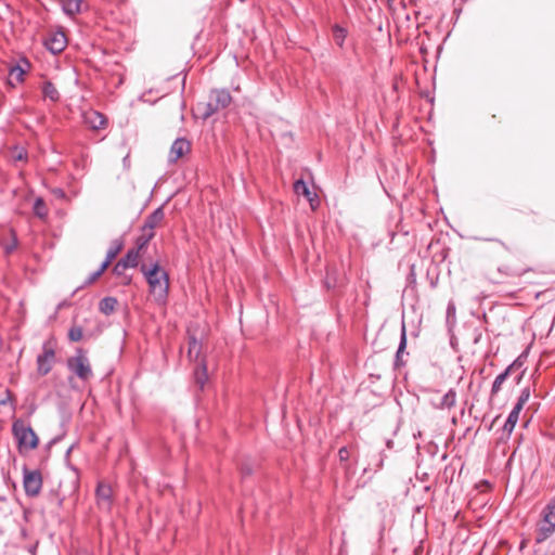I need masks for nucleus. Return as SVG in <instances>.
Wrapping results in <instances>:
<instances>
[{
	"instance_id": "obj_10",
	"label": "nucleus",
	"mask_w": 555,
	"mask_h": 555,
	"mask_svg": "<svg viewBox=\"0 0 555 555\" xmlns=\"http://www.w3.org/2000/svg\"><path fill=\"white\" fill-rule=\"evenodd\" d=\"M96 503L99 508L109 512L113 505V489L105 482H99L95 489Z\"/></svg>"
},
{
	"instance_id": "obj_21",
	"label": "nucleus",
	"mask_w": 555,
	"mask_h": 555,
	"mask_svg": "<svg viewBox=\"0 0 555 555\" xmlns=\"http://www.w3.org/2000/svg\"><path fill=\"white\" fill-rule=\"evenodd\" d=\"M117 304L118 301L115 297H105L100 301L99 310L103 314L109 315L115 311Z\"/></svg>"
},
{
	"instance_id": "obj_2",
	"label": "nucleus",
	"mask_w": 555,
	"mask_h": 555,
	"mask_svg": "<svg viewBox=\"0 0 555 555\" xmlns=\"http://www.w3.org/2000/svg\"><path fill=\"white\" fill-rule=\"evenodd\" d=\"M540 516L535 526L537 543H543L555 533V498L544 506Z\"/></svg>"
},
{
	"instance_id": "obj_18",
	"label": "nucleus",
	"mask_w": 555,
	"mask_h": 555,
	"mask_svg": "<svg viewBox=\"0 0 555 555\" xmlns=\"http://www.w3.org/2000/svg\"><path fill=\"white\" fill-rule=\"evenodd\" d=\"M86 121L90 125L92 129H103L106 126V118L104 115L92 112L86 117Z\"/></svg>"
},
{
	"instance_id": "obj_32",
	"label": "nucleus",
	"mask_w": 555,
	"mask_h": 555,
	"mask_svg": "<svg viewBox=\"0 0 555 555\" xmlns=\"http://www.w3.org/2000/svg\"><path fill=\"white\" fill-rule=\"evenodd\" d=\"M206 378V366L204 364H201V366L195 371V382H205Z\"/></svg>"
},
{
	"instance_id": "obj_31",
	"label": "nucleus",
	"mask_w": 555,
	"mask_h": 555,
	"mask_svg": "<svg viewBox=\"0 0 555 555\" xmlns=\"http://www.w3.org/2000/svg\"><path fill=\"white\" fill-rule=\"evenodd\" d=\"M529 398H530V390H529V388H525L521 391L520 396L518 397V400H517L516 404L514 405V408H518V410L521 411L524 405L529 400Z\"/></svg>"
},
{
	"instance_id": "obj_17",
	"label": "nucleus",
	"mask_w": 555,
	"mask_h": 555,
	"mask_svg": "<svg viewBox=\"0 0 555 555\" xmlns=\"http://www.w3.org/2000/svg\"><path fill=\"white\" fill-rule=\"evenodd\" d=\"M25 74L26 69L22 67L20 64H16L10 68L8 82L14 87L17 83L24 81Z\"/></svg>"
},
{
	"instance_id": "obj_23",
	"label": "nucleus",
	"mask_w": 555,
	"mask_h": 555,
	"mask_svg": "<svg viewBox=\"0 0 555 555\" xmlns=\"http://www.w3.org/2000/svg\"><path fill=\"white\" fill-rule=\"evenodd\" d=\"M42 94L44 99H48L51 102H57L60 100V93L51 81H44L42 86Z\"/></svg>"
},
{
	"instance_id": "obj_13",
	"label": "nucleus",
	"mask_w": 555,
	"mask_h": 555,
	"mask_svg": "<svg viewBox=\"0 0 555 555\" xmlns=\"http://www.w3.org/2000/svg\"><path fill=\"white\" fill-rule=\"evenodd\" d=\"M191 151V143L184 138H178L170 147L169 160L177 162Z\"/></svg>"
},
{
	"instance_id": "obj_1",
	"label": "nucleus",
	"mask_w": 555,
	"mask_h": 555,
	"mask_svg": "<svg viewBox=\"0 0 555 555\" xmlns=\"http://www.w3.org/2000/svg\"><path fill=\"white\" fill-rule=\"evenodd\" d=\"M140 271L149 284V291L154 300L158 305H164L167 301L169 293L168 273L160 268L159 262H155L151 267L142 263Z\"/></svg>"
},
{
	"instance_id": "obj_11",
	"label": "nucleus",
	"mask_w": 555,
	"mask_h": 555,
	"mask_svg": "<svg viewBox=\"0 0 555 555\" xmlns=\"http://www.w3.org/2000/svg\"><path fill=\"white\" fill-rule=\"evenodd\" d=\"M526 270L511 264H501L495 272H491L489 279L494 283H501L506 278L520 276Z\"/></svg>"
},
{
	"instance_id": "obj_41",
	"label": "nucleus",
	"mask_w": 555,
	"mask_h": 555,
	"mask_svg": "<svg viewBox=\"0 0 555 555\" xmlns=\"http://www.w3.org/2000/svg\"><path fill=\"white\" fill-rule=\"evenodd\" d=\"M501 385L502 384H492V393H496L500 390Z\"/></svg>"
},
{
	"instance_id": "obj_34",
	"label": "nucleus",
	"mask_w": 555,
	"mask_h": 555,
	"mask_svg": "<svg viewBox=\"0 0 555 555\" xmlns=\"http://www.w3.org/2000/svg\"><path fill=\"white\" fill-rule=\"evenodd\" d=\"M127 269L125 263L119 259L118 262L114 266L113 272L116 275H121L124 271Z\"/></svg>"
},
{
	"instance_id": "obj_20",
	"label": "nucleus",
	"mask_w": 555,
	"mask_h": 555,
	"mask_svg": "<svg viewBox=\"0 0 555 555\" xmlns=\"http://www.w3.org/2000/svg\"><path fill=\"white\" fill-rule=\"evenodd\" d=\"M405 347H406L405 327H404V325H402L400 344H399V347H398V350H397V353H396L395 365H396L397 369L404 364L403 357H404Z\"/></svg>"
},
{
	"instance_id": "obj_42",
	"label": "nucleus",
	"mask_w": 555,
	"mask_h": 555,
	"mask_svg": "<svg viewBox=\"0 0 555 555\" xmlns=\"http://www.w3.org/2000/svg\"><path fill=\"white\" fill-rule=\"evenodd\" d=\"M383 466V460L380 459L375 467V470L379 469Z\"/></svg>"
},
{
	"instance_id": "obj_43",
	"label": "nucleus",
	"mask_w": 555,
	"mask_h": 555,
	"mask_svg": "<svg viewBox=\"0 0 555 555\" xmlns=\"http://www.w3.org/2000/svg\"><path fill=\"white\" fill-rule=\"evenodd\" d=\"M7 501V496L4 494H0V502H5Z\"/></svg>"
},
{
	"instance_id": "obj_26",
	"label": "nucleus",
	"mask_w": 555,
	"mask_h": 555,
	"mask_svg": "<svg viewBox=\"0 0 555 555\" xmlns=\"http://www.w3.org/2000/svg\"><path fill=\"white\" fill-rule=\"evenodd\" d=\"M18 245V240L14 230L10 231V238L2 242L3 250L7 255L13 253Z\"/></svg>"
},
{
	"instance_id": "obj_38",
	"label": "nucleus",
	"mask_w": 555,
	"mask_h": 555,
	"mask_svg": "<svg viewBox=\"0 0 555 555\" xmlns=\"http://www.w3.org/2000/svg\"><path fill=\"white\" fill-rule=\"evenodd\" d=\"M112 262L108 261V260H104L101 264V267L98 269L99 271H101V273L103 274L104 271L108 268V266L111 264Z\"/></svg>"
},
{
	"instance_id": "obj_16",
	"label": "nucleus",
	"mask_w": 555,
	"mask_h": 555,
	"mask_svg": "<svg viewBox=\"0 0 555 555\" xmlns=\"http://www.w3.org/2000/svg\"><path fill=\"white\" fill-rule=\"evenodd\" d=\"M521 411L518 410V408H513V410L509 412L507 420L505 421L503 425V431L506 434V438H509L511 434L513 433Z\"/></svg>"
},
{
	"instance_id": "obj_29",
	"label": "nucleus",
	"mask_w": 555,
	"mask_h": 555,
	"mask_svg": "<svg viewBox=\"0 0 555 555\" xmlns=\"http://www.w3.org/2000/svg\"><path fill=\"white\" fill-rule=\"evenodd\" d=\"M83 337V328L79 325H73L68 331V339L70 341H79Z\"/></svg>"
},
{
	"instance_id": "obj_9",
	"label": "nucleus",
	"mask_w": 555,
	"mask_h": 555,
	"mask_svg": "<svg viewBox=\"0 0 555 555\" xmlns=\"http://www.w3.org/2000/svg\"><path fill=\"white\" fill-rule=\"evenodd\" d=\"M429 402L435 409H451L456 402V393L453 389L447 392L435 391L430 395Z\"/></svg>"
},
{
	"instance_id": "obj_14",
	"label": "nucleus",
	"mask_w": 555,
	"mask_h": 555,
	"mask_svg": "<svg viewBox=\"0 0 555 555\" xmlns=\"http://www.w3.org/2000/svg\"><path fill=\"white\" fill-rule=\"evenodd\" d=\"M164 218V208L160 206L146 217L142 227V232H154V229L160 224Z\"/></svg>"
},
{
	"instance_id": "obj_40",
	"label": "nucleus",
	"mask_w": 555,
	"mask_h": 555,
	"mask_svg": "<svg viewBox=\"0 0 555 555\" xmlns=\"http://www.w3.org/2000/svg\"><path fill=\"white\" fill-rule=\"evenodd\" d=\"M53 193L56 195V196H60V197H63L65 195L64 191L61 190V189H55L53 191Z\"/></svg>"
},
{
	"instance_id": "obj_28",
	"label": "nucleus",
	"mask_w": 555,
	"mask_h": 555,
	"mask_svg": "<svg viewBox=\"0 0 555 555\" xmlns=\"http://www.w3.org/2000/svg\"><path fill=\"white\" fill-rule=\"evenodd\" d=\"M333 36H334L335 42L339 47H343L344 41H345V39L347 37V30L345 28H343L341 26H339V25H335L333 27Z\"/></svg>"
},
{
	"instance_id": "obj_33",
	"label": "nucleus",
	"mask_w": 555,
	"mask_h": 555,
	"mask_svg": "<svg viewBox=\"0 0 555 555\" xmlns=\"http://www.w3.org/2000/svg\"><path fill=\"white\" fill-rule=\"evenodd\" d=\"M12 157L15 162L26 160L27 153L23 149H15Z\"/></svg>"
},
{
	"instance_id": "obj_15",
	"label": "nucleus",
	"mask_w": 555,
	"mask_h": 555,
	"mask_svg": "<svg viewBox=\"0 0 555 555\" xmlns=\"http://www.w3.org/2000/svg\"><path fill=\"white\" fill-rule=\"evenodd\" d=\"M202 352V343L193 335L188 339V357L191 361H197Z\"/></svg>"
},
{
	"instance_id": "obj_6",
	"label": "nucleus",
	"mask_w": 555,
	"mask_h": 555,
	"mask_svg": "<svg viewBox=\"0 0 555 555\" xmlns=\"http://www.w3.org/2000/svg\"><path fill=\"white\" fill-rule=\"evenodd\" d=\"M56 361L55 341L54 339L46 340L42 345L41 352L37 356V372L40 376H44L51 372Z\"/></svg>"
},
{
	"instance_id": "obj_35",
	"label": "nucleus",
	"mask_w": 555,
	"mask_h": 555,
	"mask_svg": "<svg viewBox=\"0 0 555 555\" xmlns=\"http://www.w3.org/2000/svg\"><path fill=\"white\" fill-rule=\"evenodd\" d=\"M338 456L341 462L348 461L350 453L347 447H343L338 450Z\"/></svg>"
},
{
	"instance_id": "obj_30",
	"label": "nucleus",
	"mask_w": 555,
	"mask_h": 555,
	"mask_svg": "<svg viewBox=\"0 0 555 555\" xmlns=\"http://www.w3.org/2000/svg\"><path fill=\"white\" fill-rule=\"evenodd\" d=\"M34 212L40 218H43L47 216L48 210H47L44 201L41 197L36 198L35 203H34Z\"/></svg>"
},
{
	"instance_id": "obj_12",
	"label": "nucleus",
	"mask_w": 555,
	"mask_h": 555,
	"mask_svg": "<svg viewBox=\"0 0 555 555\" xmlns=\"http://www.w3.org/2000/svg\"><path fill=\"white\" fill-rule=\"evenodd\" d=\"M67 44L66 36L63 31H53L44 40L46 48L53 54L61 53Z\"/></svg>"
},
{
	"instance_id": "obj_27",
	"label": "nucleus",
	"mask_w": 555,
	"mask_h": 555,
	"mask_svg": "<svg viewBox=\"0 0 555 555\" xmlns=\"http://www.w3.org/2000/svg\"><path fill=\"white\" fill-rule=\"evenodd\" d=\"M122 247H124L122 241L114 240L112 243V246L108 248V250L106 253L105 259L112 262L116 258V256L121 251Z\"/></svg>"
},
{
	"instance_id": "obj_36",
	"label": "nucleus",
	"mask_w": 555,
	"mask_h": 555,
	"mask_svg": "<svg viewBox=\"0 0 555 555\" xmlns=\"http://www.w3.org/2000/svg\"><path fill=\"white\" fill-rule=\"evenodd\" d=\"M101 275H102L101 271H99V270L94 271L87 279L86 284L90 285V284L94 283Z\"/></svg>"
},
{
	"instance_id": "obj_4",
	"label": "nucleus",
	"mask_w": 555,
	"mask_h": 555,
	"mask_svg": "<svg viewBox=\"0 0 555 555\" xmlns=\"http://www.w3.org/2000/svg\"><path fill=\"white\" fill-rule=\"evenodd\" d=\"M68 370L79 379L88 380L92 377V369L87 353L78 348L75 356L67 359Z\"/></svg>"
},
{
	"instance_id": "obj_37",
	"label": "nucleus",
	"mask_w": 555,
	"mask_h": 555,
	"mask_svg": "<svg viewBox=\"0 0 555 555\" xmlns=\"http://www.w3.org/2000/svg\"><path fill=\"white\" fill-rule=\"evenodd\" d=\"M5 393H7V398L5 399H2L0 400V404H5L7 402H12L13 401V393L10 391V390H5Z\"/></svg>"
},
{
	"instance_id": "obj_3",
	"label": "nucleus",
	"mask_w": 555,
	"mask_h": 555,
	"mask_svg": "<svg viewBox=\"0 0 555 555\" xmlns=\"http://www.w3.org/2000/svg\"><path fill=\"white\" fill-rule=\"evenodd\" d=\"M232 102V96L227 89H214L210 91L208 102L199 103L197 109L202 112L204 119L209 118L214 114L227 108Z\"/></svg>"
},
{
	"instance_id": "obj_5",
	"label": "nucleus",
	"mask_w": 555,
	"mask_h": 555,
	"mask_svg": "<svg viewBox=\"0 0 555 555\" xmlns=\"http://www.w3.org/2000/svg\"><path fill=\"white\" fill-rule=\"evenodd\" d=\"M12 433L17 440L18 449L31 450L38 446V437L30 426H27L23 421L17 420L12 425Z\"/></svg>"
},
{
	"instance_id": "obj_39",
	"label": "nucleus",
	"mask_w": 555,
	"mask_h": 555,
	"mask_svg": "<svg viewBox=\"0 0 555 555\" xmlns=\"http://www.w3.org/2000/svg\"><path fill=\"white\" fill-rule=\"evenodd\" d=\"M483 241H486V242H495V243H499V244L504 246V243L501 240L495 238V237L483 238Z\"/></svg>"
},
{
	"instance_id": "obj_24",
	"label": "nucleus",
	"mask_w": 555,
	"mask_h": 555,
	"mask_svg": "<svg viewBox=\"0 0 555 555\" xmlns=\"http://www.w3.org/2000/svg\"><path fill=\"white\" fill-rule=\"evenodd\" d=\"M81 0H63L62 9L66 15L74 16L80 12Z\"/></svg>"
},
{
	"instance_id": "obj_8",
	"label": "nucleus",
	"mask_w": 555,
	"mask_h": 555,
	"mask_svg": "<svg viewBox=\"0 0 555 555\" xmlns=\"http://www.w3.org/2000/svg\"><path fill=\"white\" fill-rule=\"evenodd\" d=\"M24 490L27 496H37L42 488V476L38 470L24 469L23 478Z\"/></svg>"
},
{
	"instance_id": "obj_7",
	"label": "nucleus",
	"mask_w": 555,
	"mask_h": 555,
	"mask_svg": "<svg viewBox=\"0 0 555 555\" xmlns=\"http://www.w3.org/2000/svg\"><path fill=\"white\" fill-rule=\"evenodd\" d=\"M527 352H522L504 372L500 373L493 382H504L506 378H513L514 382H521L525 376L524 367L527 360Z\"/></svg>"
},
{
	"instance_id": "obj_22",
	"label": "nucleus",
	"mask_w": 555,
	"mask_h": 555,
	"mask_svg": "<svg viewBox=\"0 0 555 555\" xmlns=\"http://www.w3.org/2000/svg\"><path fill=\"white\" fill-rule=\"evenodd\" d=\"M155 236V232H142V234L137 238L135 246L133 247L139 253L143 254L150 241Z\"/></svg>"
},
{
	"instance_id": "obj_19",
	"label": "nucleus",
	"mask_w": 555,
	"mask_h": 555,
	"mask_svg": "<svg viewBox=\"0 0 555 555\" xmlns=\"http://www.w3.org/2000/svg\"><path fill=\"white\" fill-rule=\"evenodd\" d=\"M141 256V253H139L134 248H130L126 253V255L122 258H120V260L125 263L127 268H135L139 264Z\"/></svg>"
},
{
	"instance_id": "obj_25",
	"label": "nucleus",
	"mask_w": 555,
	"mask_h": 555,
	"mask_svg": "<svg viewBox=\"0 0 555 555\" xmlns=\"http://www.w3.org/2000/svg\"><path fill=\"white\" fill-rule=\"evenodd\" d=\"M294 191L297 194L304 195L311 203V206L313 207V205H312V201H313L312 199V193L309 190L308 184L304 180L295 181V183H294Z\"/></svg>"
}]
</instances>
